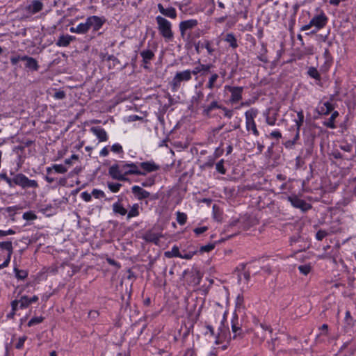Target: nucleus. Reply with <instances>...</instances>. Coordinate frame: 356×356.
Wrapping results in <instances>:
<instances>
[{
    "label": "nucleus",
    "mask_w": 356,
    "mask_h": 356,
    "mask_svg": "<svg viewBox=\"0 0 356 356\" xmlns=\"http://www.w3.org/2000/svg\"><path fill=\"white\" fill-rule=\"evenodd\" d=\"M14 184L19 186L23 188H38V184L35 180L29 179L26 175L19 173L14 177Z\"/></svg>",
    "instance_id": "20e7f679"
},
{
    "label": "nucleus",
    "mask_w": 356,
    "mask_h": 356,
    "mask_svg": "<svg viewBox=\"0 0 356 356\" xmlns=\"http://www.w3.org/2000/svg\"><path fill=\"white\" fill-rule=\"evenodd\" d=\"M65 97V92L63 90H59L54 93V98L56 99H63Z\"/></svg>",
    "instance_id": "5fc2aeb1"
},
{
    "label": "nucleus",
    "mask_w": 356,
    "mask_h": 356,
    "mask_svg": "<svg viewBox=\"0 0 356 356\" xmlns=\"http://www.w3.org/2000/svg\"><path fill=\"white\" fill-rule=\"evenodd\" d=\"M142 119V117H140L137 115H131L127 117V122H135L137 120H140Z\"/></svg>",
    "instance_id": "052dcab7"
},
{
    "label": "nucleus",
    "mask_w": 356,
    "mask_h": 356,
    "mask_svg": "<svg viewBox=\"0 0 356 356\" xmlns=\"http://www.w3.org/2000/svg\"><path fill=\"white\" fill-rule=\"evenodd\" d=\"M109 154V149H108L107 147H103L101 151L99 152V156H103V157H105V156H107Z\"/></svg>",
    "instance_id": "e2e57ef3"
},
{
    "label": "nucleus",
    "mask_w": 356,
    "mask_h": 356,
    "mask_svg": "<svg viewBox=\"0 0 356 356\" xmlns=\"http://www.w3.org/2000/svg\"><path fill=\"white\" fill-rule=\"evenodd\" d=\"M176 220L177 223L180 225H184L186 224L188 220L187 214L184 212H181L180 211H177L176 213Z\"/></svg>",
    "instance_id": "2f4dec72"
},
{
    "label": "nucleus",
    "mask_w": 356,
    "mask_h": 356,
    "mask_svg": "<svg viewBox=\"0 0 356 356\" xmlns=\"http://www.w3.org/2000/svg\"><path fill=\"white\" fill-rule=\"evenodd\" d=\"M78 34H85L89 31L88 25L86 21L84 23H80L76 26Z\"/></svg>",
    "instance_id": "f704fd0d"
},
{
    "label": "nucleus",
    "mask_w": 356,
    "mask_h": 356,
    "mask_svg": "<svg viewBox=\"0 0 356 356\" xmlns=\"http://www.w3.org/2000/svg\"><path fill=\"white\" fill-rule=\"evenodd\" d=\"M157 29L160 35L166 42L172 41L174 33L172 29V23L165 17L158 15L156 17Z\"/></svg>",
    "instance_id": "f257e3e1"
},
{
    "label": "nucleus",
    "mask_w": 356,
    "mask_h": 356,
    "mask_svg": "<svg viewBox=\"0 0 356 356\" xmlns=\"http://www.w3.org/2000/svg\"><path fill=\"white\" fill-rule=\"evenodd\" d=\"M298 270L302 275H307L312 270V266L310 264L300 265L298 266Z\"/></svg>",
    "instance_id": "4c0bfd02"
},
{
    "label": "nucleus",
    "mask_w": 356,
    "mask_h": 356,
    "mask_svg": "<svg viewBox=\"0 0 356 356\" xmlns=\"http://www.w3.org/2000/svg\"><path fill=\"white\" fill-rule=\"evenodd\" d=\"M222 110L224 111V115L230 119L233 116V111L227 109V108H222Z\"/></svg>",
    "instance_id": "bf43d9fd"
},
{
    "label": "nucleus",
    "mask_w": 356,
    "mask_h": 356,
    "mask_svg": "<svg viewBox=\"0 0 356 356\" xmlns=\"http://www.w3.org/2000/svg\"><path fill=\"white\" fill-rule=\"evenodd\" d=\"M196 254V251H189V252H180V256L179 258L184 259H191L195 254Z\"/></svg>",
    "instance_id": "79ce46f5"
},
{
    "label": "nucleus",
    "mask_w": 356,
    "mask_h": 356,
    "mask_svg": "<svg viewBox=\"0 0 356 356\" xmlns=\"http://www.w3.org/2000/svg\"><path fill=\"white\" fill-rule=\"evenodd\" d=\"M338 115H339V112L337 111H334L332 113L331 116L330 117L329 120L327 122H324V125L330 129H335L336 125H335L334 121H335V119L338 117Z\"/></svg>",
    "instance_id": "7c9ffc66"
},
{
    "label": "nucleus",
    "mask_w": 356,
    "mask_h": 356,
    "mask_svg": "<svg viewBox=\"0 0 356 356\" xmlns=\"http://www.w3.org/2000/svg\"><path fill=\"white\" fill-rule=\"evenodd\" d=\"M208 230V227L207 226H202L200 227H196L193 229L194 233L196 236H199L203 233H204L206 231Z\"/></svg>",
    "instance_id": "8fccbe9b"
},
{
    "label": "nucleus",
    "mask_w": 356,
    "mask_h": 356,
    "mask_svg": "<svg viewBox=\"0 0 356 356\" xmlns=\"http://www.w3.org/2000/svg\"><path fill=\"white\" fill-rule=\"evenodd\" d=\"M86 20L88 25V29H90L92 28L94 31H99L106 21L104 17H99L97 15L88 17Z\"/></svg>",
    "instance_id": "0eeeda50"
},
{
    "label": "nucleus",
    "mask_w": 356,
    "mask_h": 356,
    "mask_svg": "<svg viewBox=\"0 0 356 356\" xmlns=\"http://www.w3.org/2000/svg\"><path fill=\"white\" fill-rule=\"evenodd\" d=\"M131 191L139 200L149 197L150 193L139 186L135 185L131 187Z\"/></svg>",
    "instance_id": "f3484780"
},
{
    "label": "nucleus",
    "mask_w": 356,
    "mask_h": 356,
    "mask_svg": "<svg viewBox=\"0 0 356 356\" xmlns=\"http://www.w3.org/2000/svg\"><path fill=\"white\" fill-rule=\"evenodd\" d=\"M224 89L225 91L230 93L229 101L232 104L238 103L242 99L243 87L226 85Z\"/></svg>",
    "instance_id": "7ed1b4c3"
},
{
    "label": "nucleus",
    "mask_w": 356,
    "mask_h": 356,
    "mask_svg": "<svg viewBox=\"0 0 356 356\" xmlns=\"http://www.w3.org/2000/svg\"><path fill=\"white\" fill-rule=\"evenodd\" d=\"M299 137L300 134L298 133H295L292 140H289L285 142L284 147L288 149L292 148L293 146L296 143L297 140L299 139Z\"/></svg>",
    "instance_id": "c9c22d12"
},
{
    "label": "nucleus",
    "mask_w": 356,
    "mask_h": 356,
    "mask_svg": "<svg viewBox=\"0 0 356 356\" xmlns=\"http://www.w3.org/2000/svg\"><path fill=\"white\" fill-rule=\"evenodd\" d=\"M124 170L123 165L115 164L109 168L108 173L115 179L124 180L126 175Z\"/></svg>",
    "instance_id": "6e6552de"
},
{
    "label": "nucleus",
    "mask_w": 356,
    "mask_h": 356,
    "mask_svg": "<svg viewBox=\"0 0 356 356\" xmlns=\"http://www.w3.org/2000/svg\"><path fill=\"white\" fill-rule=\"evenodd\" d=\"M81 197L85 201V202H90L92 199V193H89L87 191H83L81 193Z\"/></svg>",
    "instance_id": "603ef678"
},
{
    "label": "nucleus",
    "mask_w": 356,
    "mask_h": 356,
    "mask_svg": "<svg viewBox=\"0 0 356 356\" xmlns=\"http://www.w3.org/2000/svg\"><path fill=\"white\" fill-rule=\"evenodd\" d=\"M327 234L328 233L325 230H318L316 234V238L318 241H322Z\"/></svg>",
    "instance_id": "de8ad7c7"
},
{
    "label": "nucleus",
    "mask_w": 356,
    "mask_h": 356,
    "mask_svg": "<svg viewBox=\"0 0 356 356\" xmlns=\"http://www.w3.org/2000/svg\"><path fill=\"white\" fill-rule=\"evenodd\" d=\"M22 60L26 62L25 65L26 68L34 71L38 70L39 66L38 62L34 58L28 56H22Z\"/></svg>",
    "instance_id": "4be33fe9"
},
{
    "label": "nucleus",
    "mask_w": 356,
    "mask_h": 356,
    "mask_svg": "<svg viewBox=\"0 0 356 356\" xmlns=\"http://www.w3.org/2000/svg\"><path fill=\"white\" fill-rule=\"evenodd\" d=\"M42 8L43 3L40 0H33L24 9L29 15H32L41 11Z\"/></svg>",
    "instance_id": "1a4fd4ad"
},
{
    "label": "nucleus",
    "mask_w": 356,
    "mask_h": 356,
    "mask_svg": "<svg viewBox=\"0 0 356 356\" xmlns=\"http://www.w3.org/2000/svg\"><path fill=\"white\" fill-rule=\"evenodd\" d=\"M258 110L255 108H251L245 113V121H254V118L258 115Z\"/></svg>",
    "instance_id": "c756f323"
},
{
    "label": "nucleus",
    "mask_w": 356,
    "mask_h": 356,
    "mask_svg": "<svg viewBox=\"0 0 356 356\" xmlns=\"http://www.w3.org/2000/svg\"><path fill=\"white\" fill-rule=\"evenodd\" d=\"M309 74L314 79H318L319 77L317 70L314 68L309 70Z\"/></svg>",
    "instance_id": "680f3d73"
},
{
    "label": "nucleus",
    "mask_w": 356,
    "mask_h": 356,
    "mask_svg": "<svg viewBox=\"0 0 356 356\" xmlns=\"http://www.w3.org/2000/svg\"><path fill=\"white\" fill-rule=\"evenodd\" d=\"M140 56L145 63L147 64L154 58V54L150 49H145L140 52Z\"/></svg>",
    "instance_id": "c85d7f7f"
},
{
    "label": "nucleus",
    "mask_w": 356,
    "mask_h": 356,
    "mask_svg": "<svg viewBox=\"0 0 356 356\" xmlns=\"http://www.w3.org/2000/svg\"><path fill=\"white\" fill-rule=\"evenodd\" d=\"M232 330L234 333V337H236L237 335H239L241 333V327H238L234 321H232Z\"/></svg>",
    "instance_id": "09e8293b"
},
{
    "label": "nucleus",
    "mask_w": 356,
    "mask_h": 356,
    "mask_svg": "<svg viewBox=\"0 0 356 356\" xmlns=\"http://www.w3.org/2000/svg\"><path fill=\"white\" fill-rule=\"evenodd\" d=\"M29 305V298L26 296H22L19 300H14L11 302V307H13V310L24 309Z\"/></svg>",
    "instance_id": "9d476101"
},
{
    "label": "nucleus",
    "mask_w": 356,
    "mask_h": 356,
    "mask_svg": "<svg viewBox=\"0 0 356 356\" xmlns=\"http://www.w3.org/2000/svg\"><path fill=\"white\" fill-rule=\"evenodd\" d=\"M125 175H145V172H143L139 170L138 167L134 163L122 164Z\"/></svg>",
    "instance_id": "4468645a"
},
{
    "label": "nucleus",
    "mask_w": 356,
    "mask_h": 356,
    "mask_svg": "<svg viewBox=\"0 0 356 356\" xmlns=\"http://www.w3.org/2000/svg\"><path fill=\"white\" fill-rule=\"evenodd\" d=\"M16 232L13 229H8V230H3V236H6L8 235L15 234Z\"/></svg>",
    "instance_id": "338daca9"
},
{
    "label": "nucleus",
    "mask_w": 356,
    "mask_h": 356,
    "mask_svg": "<svg viewBox=\"0 0 356 356\" xmlns=\"http://www.w3.org/2000/svg\"><path fill=\"white\" fill-rule=\"evenodd\" d=\"M297 113V118L293 120V122L295 123V125L291 127L293 130L295 131V133H298L300 134V129L301 126L303 124L304 122V113L302 110H300L296 112Z\"/></svg>",
    "instance_id": "6ab92c4d"
},
{
    "label": "nucleus",
    "mask_w": 356,
    "mask_h": 356,
    "mask_svg": "<svg viewBox=\"0 0 356 356\" xmlns=\"http://www.w3.org/2000/svg\"><path fill=\"white\" fill-rule=\"evenodd\" d=\"M171 253L172 254V255H174L175 257H179L180 256V251H179V248L177 246V245H174L172 248H171Z\"/></svg>",
    "instance_id": "4d7b16f0"
},
{
    "label": "nucleus",
    "mask_w": 356,
    "mask_h": 356,
    "mask_svg": "<svg viewBox=\"0 0 356 356\" xmlns=\"http://www.w3.org/2000/svg\"><path fill=\"white\" fill-rule=\"evenodd\" d=\"M312 27H313V26H312V24H311V21H309V22L308 24L303 25L300 28V31H307V30L310 29Z\"/></svg>",
    "instance_id": "69168bd1"
},
{
    "label": "nucleus",
    "mask_w": 356,
    "mask_h": 356,
    "mask_svg": "<svg viewBox=\"0 0 356 356\" xmlns=\"http://www.w3.org/2000/svg\"><path fill=\"white\" fill-rule=\"evenodd\" d=\"M197 24L198 22L195 19H190L181 22L179 24V31L181 36L184 37L188 30L193 29Z\"/></svg>",
    "instance_id": "9b49d317"
},
{
    "label": "nucleus",
    "mask_w": 356,
    "mask_h": 356,
    "mask_svg": "<svg viewBox=\"0 0 356 356\" xmlns=\"http://www.w3.org/2000/svg\"><path fill=\"white\" fill-rule=\"evenodd\" d=\"M22 217L26 220H33L37 218L36 215L33 211H27L24 213Z\"/></svg>",
    "instance_id": "c03bdc74"
},
{
    "label": "nucleus",
    "mask_w": 356,
    "mask_h": 356,
    "mask_svg": "<svg viewBox=\"0 0 356 356\" xmlns=\"http://www.w3.org/2000/svg\"><path fill=\"white\" fill-rule=\"evenodd\" d=\"M53 170L56 173H65L67 171V168L63 164H54L46 169L47 173H50Z\"/></svg>",
    "instance_id": "393cba45"
},
{
    "label": "nucleus",
    "mask_w": 356,
    "mask_h": 356,
    "mask_svg": "<svg viewBox=\"0 0 356 356\" xmlns=\"http://www.w3.org/2000/svg\"><path fill=\"white\" fill-rule=\"evenodd\" d=\"M215 108H221V106L216 101H213L209 105L204 107L203 112L205 115H209Z\"/></svg>",
    "instance_id": "473e14b6"
},
{
    "label": "nucleus",
    "mask_w": 356,
    "mask_h": 356,
    "mask_svg": "<svg viewBox=\"0 0 356 356\" xmlns=\"http://www.w3.org/2000/svg\"><path fill=\"white\" fill-rule=\"evenodd\" d=\"M112 209L114 213L122 216H125L127 213V209L119 201L113 204Z\"/></svg>",
    "instance_id": "b1692460"
},
{
    "label": "nucleus",
    "mask_w": 356,
    "mask_h": 356,
    "mask_svg": "<svg viewBox=\"0 0 356 356\" xmlns=\"http://www.w3.org/2000/svg\"><path fill=\"white\" fill-rule=\"evenodd\" d=\"M10 261L9 256L5 257L2 254H0V270L8 266Z\"/></svg>",
    "instance_id": "72a5a7b5"
},
{
    "label": "nucleus",
    "mask_w": 356,
    "mask_h": 356,
    "mask_svg": "<svg viewBox=\"0 0 356 356\" xmlns=\"http://www.w3.org/2000/svg\"><path fill=\"white\" fill-rule=\"evenodd\" d=\"M111 151L116 154H122L123 148H122V146L120 143H114L111 146Z\"/></svg>",
    "instance_id": "37998d69"
},
{
    "label": "nucleus",
    "mask_w": 356,
    "mask_h": 356,
    "mask_svg": "<svg viewBox=\"0 0 356 356\" xmlns=\"http://www.w3.org/2000/svg\"><path fill=\"white\" fill-rule=\"evenodd\" d=\"M334 109L332 103L330 101L321 102L318 106V112L320 115H326Z\"/></svg>",
    "instance_id": "a211bd4d"
},
{
    "label": "nucleus",
    "mask_w": 356,
    "mask_h": 356,
    "mask_svg": "<svg viewBox=\"0 0 356 356\" xmlns=\"http://www.w3.org/2000/svg\"><path fill=\"white\" fill-rule=\"evenodd\" d=\"M121 186H122V184L120 183H115V182H108V187L110 189V191L113 193L118 192L120 191Z\"/></svg>",
    "instance_id": "58836bf2"
},
{
    "label": "nucleus",
    "mask_w": 356,
    "mask_h": 356,
    "mask_svg": "<svg viewBox=\"0 0 356 356\" xmlns=\"http://www.w3.org/2000/svg\"><path fill=\"white\" fill-rule=\"evenodd\" d=\"M219 75L217 73H213L209 78L208 82L207 83V87L209 89L212 90L214 88H219L222 86V81L218 83Z\"/></svg>",
    "instance_id": "412c9836"
},
{
    "label": "nucleus",
    "mask_w": 356,
    "mask_h": 356,
    "mask_svg": "<svg viewBox=\"0 0 356 356\" xmlns=\"http://www.w3.org/2000/svg\"><path fill=\"white\" fill-rule=\"evenodd\" d=\"M245 128L248 131H252L255 136H259V132L257 128L255 121H245Z\"/></svg>",
    "instance_id": "cd10ccee"
},
{
    "label": "nucleus",
    "mask_w": 356,
    "mask_h": 356,
    "mask_svg": "<svg viewBox=\"0 0 356 356\" xmlns=\"http://www.w3.org/2000/svg\"><path fill=\"white\" fill-rule=\"evenodd\" d=\"M287 200L294 208L299 209L302 211H308L312 208L310 204L306 202L304 200L300 199L296 195L288 196Z\"/></svg>",
    "instance_id": "423d86ee"
},
{
    "label": "nucleus",
    "mask_w": 356,
    "mask_h": 356,
    "mask_svg": "<svg viewBox=\"0 0 356 356\" xmlns=\"http://www.w3.org/2000/svg\"><path fill=\"white\" fill-rule=\"evenodd\" d=\"M310 21L312 26L315 28V30H314L312 33H316L326 26L328 18L326 15L321 11L319 14L314 15Z\"/></svg>",
    "instance_id": "39448f33"
},
{
    "label": "nucleus",
    "mask_w": 356,
    "mask_h": 356,
    "mask_svg": "<svg viewBox=\"0 0 356 356\" xmlns=\"http://www.w3.org/2000/svg\"><path fill=\"white\" fill-rule=\"evenodd\" d=\"M0 248L6 250L8 252L7 256H9L11 259V255L13 252V247L10 241L0 242Z\"/></svg>",
    "instance_id": "bb28decb"
},
{
    "label": "nucleus",
    "mask_w": 356,
    "mask_h": 356,
    "mask_svg": "<svg viewBox=\"0 0 356 356\" xmlns=\"http://www.w3.org/2000/svg\"><path fill=\"white\" fill-rule=\"evenodd\" d=\"M191 79L192 72H191V70L177 72L170 83L172 91H177L183 83L191 81Z\"/></svg>",
    "instance_id": "f03ea898"
},
{
    "label": "nucleus",
    "mask_w": 356,
    "mask_h": 356,
    "mask_svg": "<svg viewBox=\"0 0 356 356\" xmlns=\"http://www.w3.org/2000/svg\"><path fill=\"white\" fill-rule=\"evenodd\" d=\"M162 236L161 233H155L152 230H149L143 235L142 238L147 242H151L158 245Z\"/></svg>",
    "instance_id": "ddd939ff"
},
{
    "label": "nucleus",
    "mask_w": 356,
    "mask_h": 356,
    "mask_svg": "<svg viewBox=\"0 0 356 356\" xmlns=\"http://www.w3.org/2000/svg\"><path fill=\"white\" fill-rule=\"evenodd\" d=\"M26 339L27 337L26 336H22L19 337L17 340V342L15 344V348L17 349H22L24 347Z\"/></svg>",
    "instance_id": "a18cd8bd"
},
{
    "label": "nucleus",
    "mask_w": 356,
    "mask_h": 356,
    "mask_svg": "<svg viewBox=\"0 0 356 356\" xmlns=\"http://www.w3.org/2000/svg\"><path fill=\"white\" fill-rule=\"evenodd\" d=\"M92 195L95 198H100V197H103L104 196V193L101 190L93 189L92 191Z\"/></svg>",
    "instance_id": "864d4df0"
},
{
    "label": "nucleus",
    "mask_w": 356,
    "mask_h": 356,
    "mask_svg": "<svg viewBox=\"0 0 356 356\" xmlns=\"http://www.w3.org/2000/svg\"><path fill=\"white\" fill-rule=\"evenodd\" d=\"M191 72H192V75H196L198 73L201 72V70L200 68V65L195 67L193 70H191Z\"/></svg>",
    "instance_id": "774afa93"
},
{
    "label": "nucleus",
    "mask_w": 356,
    "mask_h": 356,
    "mask_svg": "<svg viewBox=\"0 0 356 356\" xmlns=\"http://www.w3.org/2000/svg\"><path fill=\"white\" fill-rule=\"evenodd\" d=\"M224 40L226 42L229 43V46L233 49H236L238 46L235 35L232 33H227Z\"/></svg>",
    "instance_id": "a878e982"
},
{
    "label": "nucleus",
    "mask_w": 356,
    "mask_h": 356,
    "mask_svg": "<svg viewBox=\"0 0 356 356\" xmlns=\"http://www.w3.org/2000/svg\"><path fill=\"white\" fill-rule=\"evenodd\" d=\"M270 136L277 139L282 138V134L280 130L275 129L270 134Z\"/></svg>",
    "instance_id": "6e6d98bb"
},
{
    "label": "nucleus",
    "mask_w": 356,
    "mask_h": 356,
    "mask_svg": "<svg viewBox=\"0 0 356 356\" xmlns=\"http://www.w3.org/2000/svg\"><path fill=\"white\" fill-rule=\"evenodd\" d=\"M14 271L15 273V276L19 279H24L27 277L28 274L24 270H19L17 268H14Z\"/></svg>",
    "instance_id": "49530a36"
},
{
    "label": "nucleus",
    "mask_w": 356,
    "mask_h": 356,
    "mask_svg": "<svg viewBox=\"0 0 356 356\" xmlns=\"http://www.w3.org/2000/svg\"><path fill=\"white\" fill-rule=\"evenodd\" d=\"M19 60H22V56H16L10 58V63L13 65H15Z\"/></svg>",
    "instance_id": "13d9d810"
},
{
    "label": "nucleus",
    "mask_w": 356,
    "mask_h": 356,
    "mask_svg": "<svg viewBox=\"0 0 356 356\" xmlns=\"http://www.w3.org/2000/svg\"><path fill=\"white\" fill-rule=\"evenodd\" d=\"M215 248V245L214 244H212V243H209V244H207L206 245H203L200 248V251L201 252H209L210 251H211L212 250H213Z\"/></svg>",
    "instance_id": "3c124183"
},
{
    "label": "nucleus",
    "mask_w": 356,
    "mask_h": 356,
    "mask_svg": "<svg viewBox=\"0 0 356 356\" xmlns=\"http://www.w3.org/2000/svg\"><path fill=\"white\" fill-rule=\"evenodd\" d=\"M44 320V318L42 316H35V317H33L29 322H28V324L27 325L29 327H31V326H33L36 324H39L40 323H42Z\"/></svg>",
    "instance_id": "ea45409f"
},
{
    "label": "nucleus",
    "mask_w": 356,
    "mask_h": 356,
    "mask_svg": "<svg viewBox=\"0 0 356 356\" xmlns=\"http://www.w3.org/2000/svg\"><path fill=\"white\" fill-rule=\"evenodd\" d=\"M140 210H142V208L138 203L134 204L127 213V218L131 219L132 218L138 217L140 215Z\"/></svg>",
    "instance_id": "5701e85b"
},
{
    "label": "nucleus",
    "mask_w": 356,
    "mask_h": 356,
    "mask_svg": "<svg viewBox=\"0 0 356 356\" xmlns=\"http://www.w3.org/2000/svg\"><path fill=\"white\" fill-rule=\"evenodd\" d=\"M211 67V65H205V64H201L200 65V68L201 70V72L202 71H204V72H209L210 68Z\"/></svg>",
    "instance_id": "0e129e2a"
},
{
    "label": "nucleus",
    "mask_w": 356,
    "mask_h": 356,
    "mask_svg": "<svg viewBox=\"0 0 356 356\" xmlns=\"http://www.w3.org/2000/svg\"><path fill=\"white\" fill-rule=\"evenodd\" d=\"M216 169L219 173L222 175H225L226 173V170L224 167L223 159H221L216 164Z\"/></svg>",
    "instance_id": "a19ab883"
},
{
    "label": "nucleus",
    "mask_w": 356,
    "mask_h": 356,
    "mask_svg": "<svg viewBox=\"0 0 356 356\" xmlns=\"http://www.w3.org/2000/svg\"><path fill=\"white\" fill-rule=\"evenodd\" d=\"M266 118V122L269 126H274L277 122L276 114L273 116H270L268 113H264Z\"/></svg>",
    "instance_id": "e433bc0d"
},
{
    "label": "nucleus",
    "mask_w": 356,
    "mask_h": 356,
    "mask_svg": "<svg viewBox=\"0 0 356 356\" xmlns=\"http://www.w3.org/2000/svg\"><path fill=\"white\" fill-rule=\"evenodd\" d=\"M140 166L142 168V170H143L142 172H145V175L148 172H152L156 171L160 168L159 165H157L153 161L142 162L140 163Z\"/></svg>",
    "instance_id": "2eb2a0df"
},
{
    "label": "nucleus",
    "mask_w": 356,
    "mask_h": 356,
    "mask_svg": "<svg viewBox=\"0 0 356 356\" xmlns=\"http://www.w3.org/2000/svg\"><path fill=\"white\" fill-rule=\"evenodd\" d=\"M157 7L159 12L164 16L171 19H175L177 17V11L175 8L168 7L165 8L161 3H159Z\"/></svg>",
    "instance_id": "dca6fc26"
},
{
    "label": "nucleus",
    "mask_w": 356,
    "mask_h": 356,
    "mask_svg": "<svg viewBox=\"0 0 356 356\" xmlns=\"http://www.w3.org/2000/svg\"><path fill=\"white\" fill-rule=\"evenodd\" d=\"M90 131L97 137L99 142H106L108 139L106 131L101 127H91Z\"/></svg>",
    "instance_id": "f8f14e48"
},
{
    "label": "nucleus",
    "mask_w": 356,
    "mask_h": 356,
    "mask_svg": "<svg viewBox=\"0 0 356 356\" xmlns=\"http://www.w3.org/2000/svg\"><path fill=\"white\" fill-rule=\"evenodd\" d=\"M76 38L70 35H60L57 40L56 44L60 47H66L70 42L74 40Z\"/></svg>",
    "instance_id": "aec40b11"
}]
</instances>
